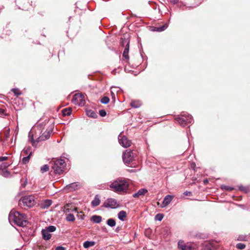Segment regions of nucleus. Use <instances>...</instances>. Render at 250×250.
<instances>
[{
  "mask_svg": "<svg viewBox=\"0 0 250 250\" xmlns=\"http://www.w3.org/2000/svg\"><path fill=\"white\" fill-rule=\"evenodd\" d=\"M46 125V122L45 120L44 122L39 123L37 125L34 126L32 131H34V134L31 132L29 133V136L31 137L33 145H34L35 142L39 143L49 138L54 128V125H50L45 130Z\"/></svg>",
  "mask_w": 250,
  "mask_h": 250,
  "instance_id": "1",
  "label": "nucleus"
},
{
  "mask_svg": "<svg viewBox=\"0 0 250 250\" xmlns=\"http://www.w3.org/2000/svg\"><path fill=\"white\" fill-rule=\"evenodd\" d=\"M8 219L10 222H13L19 227H23L26 225V215L15 210H12L10 212Z\"/></svg>",
  "mask_w": 250,
  "mask_h": 250,
  "instance_id": "2",
  "label": "nucleus"
},
{
  "mask_svg": "<svg viewBox=\"0 0 250 250\" xmlns=\"http://www.w3.org/2000/svg\"><path fill=\"white\" fill-rule=\"evenodd\" d=\"M129 184L123 178H118L114 180L109 185L110 189L118 193L126 191L128 188Z\"/></svg>",
  "mask_w": 250,
  "mask_h": 250,
  "instance_id": "3",
  "label": "nucleus"
},
{
  "mask_svg": "<svg viewBox=\"0 0 250 250\" xmlns=\"http://www.w3.org/2000/svg\"><path fill=\"white\" fill-rule=\"evenodd\" d=\"M35 199L36 197L34 195H25L21 198L19 204L20 206L31 208L36 204Z\"/></svg>",
  "mask_w": 250,
  "mask_h": 250,
  "instance_id": "4",
  "label": "nucleus"
},
{
  "mask_svg": "<svg viewBox=\"0 0 250 250\" xmlns=\"http://www.w3.org/2000/svg\"><path fill=\"white\" fill-rule=\"evenodd\" d=\"M51 162L53 163L52 168L56 174H61L63 172L66 166V163L64 160L62 159H56Z\"/></svg>",
  "mask_w": 250,
  "mask_h": 250,
  "instance_id": "5",
  "label": "nucleus"
},
{
  "mask_svg": "<svg viewBox=\"0 0 250 250\" xmlns=\"http://www.w3.org/2000/svg\"><path fill=\"white\" fill-rule=\"evenodd\" d=\"M176 120L183 126H185L189 124L192 123L193 122L192 116L185 112H183L181 115V117H177Z\"/></svg>",
  "mask_w": 250,
  "mask_h": 250,
  "instance_id": "6",
  "label": "nucleus"
},
{
  "mask_svg": "<svg viewBox=\"0 0 250 250\" xmlns=\"http://www.w3.org/2000/svg\"><path fill=\"white\" fill-rule=\"evenodd\" d=\"M72 102L75 105L83 106L85 104L84 97L82 93H76L73 96Z\"/></svg>",
  "mask_w": 250,
  "mask_h": 250,
  "instance_id": "7",
  "label": "nucleus"
},
{
  "mask_svg": "<svg viewBox=\"0 0 250 250\" xmlns=\"http://www.w3.org/2000/svg\"><path fill=\"white\" fill-rule=\"evenodd\" d=\"M121 44L125 47L123 57L128 60L129 59V40L128 39H122Z\"/></svg>",
  "mask_w": 250,
  "mask_h": 250,
  "instance_id": "8",
  "label": "nucleus"
},
{
  "mask_svg": "<svg viewBox=\"0 0 250 250\" xmlns=\"http://www.w3.org/2000/svg\"><path fill=\"white\" fill-rule=\"evenodd\" d=\"M118 206L117 200L114 198H108L103 204V207L106 208H116Z\"/></svg>",
  "mask_w": 250,
  "mask_h": 250,
  "instance_id": "9",
  "label": "nucleus"
},
{
  "mask_svg": "<svg viewBox=\"0 0 250 250\" xmlns=\"http://www.w3.org/2000/svg\"><path fill=\"white\" fill-rule=\"evenodd\" d=\"M133 153L132 151H126L123 155V160L125 164H130L133 160Z\"/></svg>",
  "mask_w": 250,
  "mask_h": 250,
  "instance_id": "10",
  "label": "nucleus"
},
{
  "mask_svg": "<svg viewBox=\"0 0 250 250\" xmlns=\"http://www.w3.org/2000/svg\"><path fill=\"white\" fill-rule=\"evenodd\" d=\"M118 140L120 144L124 147H128L131 146V142L125 136L120 133L118 136Z\"/></svg>",
  "mask_w": 250,
  "mask_h": 250,
  "instance_id": "11",
  "label": "nucleus"
},
{
  "mask_svg": "<svg viewBox=\"0 0 250 250\" xmlns=\"http://www.w3.org/2000/svg\"><path fill=\"white\" fill-rule=\"evenodd\" d=\"M178 248L181 250H192L193 249L191 244H186L181 240H179L178 242Z\"/></svg>",
  "mask_w": 250,
  "mask_h": 250,
  "instance_id": "12",
  "label": "nucleus"
},
{
  "mask_svg": "<svg viewBox=\"0 0 250 250\" xmlns=\"http://www.w3.org/2000/svg\"><path fill=\"white\" fill-rule=\"evenodd\" d=\"M147 192L148 190L146 188H141L134 193L132 196L134 198H139L140 196H144Z\"/></svg>",
  "mask_w": 250,
  "mask_h": 250,
  "instance_id": "13",
  "label": "nucleus"
},
{
  "mask_svg": "<svg viewBox=\"0 0 250 250\" xmlns=\"http://www.w3.org/2000/svg\"><path fill=\"white\" fill-rule=\"evenodd\" d=\"M41 233L42 239L45 241L49 240L52 236V234L45 229L42 230Z\"/></svg>",
  "mask_w": 250,
  "mask_h": 250,
  "instance_id": "14",
  "label": "nucleus"
},
{
  "mask_svg": "<svg viewBox=\"0 0 250 250\" xmlns=\"http://www.w3.org/2000/svg\"><path fill=\"white\" fill-rule=\"evenodd\" d=\"M52 203V201L51 200L46 199L41 202L40 207L43 209L47 208L51 205Z\"/></svg>",
  "mask_w": 250,
  "mask_h": 250,
  "instance_id": "15",
  "label": "nucleus"
},
{
  "mask_svg": "<svg viewBox=\"0 0 250 250\" xmlns=\"http://www.w3.org/2000/svg\"><path fill=\"white\" fill-rule=\"evenodd\" d=\"M173 199V196L172 195H168L165 197L163 201V207H167V206L171 201Z\"/></svg>",
  "mask_w": 250,
  "mask_h": 250,
  "instance_id": "16",
  "label": "nucleus"
},
{
  "mask_svg": "<svg viewBox=\"0 0 250 250\" xmlns=\"http://www.w3.org/2000/svg\"><path fill=\"white\" fill-rule=\"evenodd\" d=\"M32 154V147L30 146L24 148L21 152V155H22L23 156H27L28 155L31 156Z\"/></svg>",
  "mask_w": 250,
  "mask_h": 250,
  "instance_id": "17",
  "label": "nucleus"
},
{
  "mask_svg": "<svg viewBox=\"0 0 250 250\" xmlns=\"http://www.w3.org/2000/svg\"><path fill=\"white\" fill-rule=\"evenodd\" d=\"M101 200L98 195L95 196L94 199L91 202V205L93 207L99 206L100 204Z\"/></svg>",
  "mask_w": 250,
  "mask_h": 250,
  "instance_id": "18",
  "label": "nucleus"
},
{
  "mask_svg": "<svg viewBox=\"0 0 250 250\" xmlns=\"http://www.w3.org/2000/svg\"><path fill=\"white\" fill-rule=\"evenodd\" d=\"M213 247L212 245L208 242H204L201 246V250H212Z\"/></svg>",
  "mask_w": 250,
  "mask_h": 250,
  "instance_id": "19",
  "label": "nucleus"
},
{
  "mask_svg": "<svg viewBox=\"0 0 250 250\" xmlns=\"http://www.w3.org/2000/svg\"><path fill=\"white\" fill-rule=\"evenodd\" d=\"M79 185L78 183L74 182V183L70 184L68 185H67L66 186V188H70L72 190H75L78 189L79 188Z\"/></svg>",
  "mask_w": 250,
  "mask_h": 250,
  "instance_id": "20",
  "label": "nucleus"
},
{
  "mask_svg": "<svg viewBox=\"0 0 250 250\" xmlns=\"http://www.w3.org/2000/svg\"><path fill=\"white\" fill-rule=\"evenodd\" d=\"M86 115L93 118H96L97 117V113L93 110L89 109L86 111Z\"/></svg>",
  "mask_w": 250,
  "mask_h": 250,
  "instance_id": "21",
  "label": "nucleus"
},
{
  "mask_svg": "<svg viewBox=\"0 0 250 250\" xmlns=\"http://www.w3.org/2000/svg\"><path fill=\"white\" fill-rule=\"evenodd\" d=\"M0 174L5 178H10L12 176L10 172L7 169L0 170Z\"/></svg>",
  "mask_w": 250,
  "mask_h": 250,
  "instance_id": "22",
  "label": "nucleus"
},
{
  "mask_svg": "<svg viewBox=\"0 0 250 250\" xmlns=\"http://www.w3.org/2000/svg\"><path fill=\"white\" fill-rule=\"evenodd\" d=\"M126 217V212L124 210H121L118 213V217L121 221H124Z\"/></svg>",
  "mask_w": 250,
  "mask_h": 250,
  "instance_id": "23",
  "label": "nucleus"
},
{
  "mask_svg": "<svg viewBox=\"0 0 250 250\" xmlns=\"http://www.w3.org/2000/svg\"><path fill=\"white\" fill-rule=\"evenodd\" d=\"M71 206L70 204H66L64 206V209L65 212H69L70 211H75L78 212V208H77L74 207L73 208H69V207Z\"/></svg>",
  "mask_w": 250,
  "mask_h": 250,
  "instance_id": "24",
  "label": "nucleus"
},
{
  "mask_svg": "<svg viewBox=\"0 0 250 250\" xmlns=\"http://www.w3.org/2000/svg\"><path fill=\"white\" fill-rule=\"evenodd\" d=\"M91 220L95 223H100L102 222V218L99 215H93L91 217Z\"/></svg>",
  "mask_w": 250,
  "mask_h": 250,
  "instance_id": "25",
  "label": "nucleus"
},
{
  "mask_svg": "<svg viewBox=\"0 0 250 250\" xmlns=\"http://www.w3.org/2000/svg\"><path fill=\"white\" fill-rule=\"evenodd\" d=\"M141 102L140 101H133L130 103V105L134 108H138L141 105Z\"/></svg>",
  "mask_w": 250,
  "mask_h": 250,
  "instance_id": "26",
  "label": "nucleus"
},
{
  "mask_svg": "<svg viewBox=\"0 0 250 250\" xmlns=\"http://www.w3.org/2000/svg\"><path fill=\"white\" fill-rule=\"evenodd\" d=\"M72 109L70 108H66L62 110V113L64 116L70 115Z\"/></svg>",
  "mask_w": 250,
  "mask_h": 250,
  "instance_id": "27",
  "label": "nucleus"
},
{
  "mask_svg": "<svg viewBox=\"0 0 250 250\" xmlns=\"http://www.w3.org/2000/svg\"><path fill=\"white\" fill-rule=\"evenodd\" d=\"M94 245V242L86 241L85 242H84L83 246L84 248H88L89 247L93 246Z\"/></svg>",
  "mask_w": 250,
  "mask_h": 250,
  "instance_id": "28",
  "label": "nucleus"
},
{
  "mask_svg": "<svg viewBox=\"0 0 250 250\" xmlns=\"http://www.w3.org/2000/svg\"><path fill=\"white\" fill-rule=\"evenodd\" d=\"M106 224L108 226L113 227L116 225V222L114 219L110 218L107 220Z\"/></svg>",
  "mask_w": 250,
  "mask_h": 250,
  "instance_id": "29",
  "label": "nucleus"
},
{
  "mask_svg": "<svg viewBox=\"0 0 250 250\" xmlns=\"http://www.w3.org/2000/svg\"><path fill=\"white\" fill-rule=\"evenodd\" d=\"M167 27L168 25L167 24H165L160 27H155V29L154 30L157 32H161L166 30L167 28Z\"/></svg>",
  "mask_w": 250,
  "mask_h": 250,
  "instance_id": "30",
  "label": "nucleus"
},
{
  "mask_svg": "<svg viewBox=\"0 0 250 250\" xmlns=\"http://www.w3.org/2000/svg\"><path fill=\"white\" fill-rule=\"evenodd\" d=\"M66 220L68 222H74L75 218L73 214L69 213L66 215Z\"/></svg>",
  "mask_w": 250,
  "mask_h": 250,
  "instance_id": "31",
  "label": "nucleus"
},
{
  "mask_svg": "<svg viewBox=\"0 0 250 250\" xmlns=\"http://www.w3.org/2000/svg\"><path fill=\"white\" fill-rule=\"evenodd\" d=\"M45 229L50 233L54 232L56 229V228L54 226H50L49 227H46Z\"/></svg>",
  "mask_w": 250,
  "mask_h": 250,
  "instance_id": "32",
  "label": "nucleus"
},
{
  "mask_svg": "<svg viewBox=\"0 0 250 250\" xmlns=\"http://www.w3.org/2000/svg\"><path fill=\"white\" fill-rule=\"evenodd\" d=\"M30 157L31 156L29 155H28L27 156H23V157L22 159V163L23 164H27L29 161Z\"/></svg>",
  "mask_w": 250,
  "mask_h": 250,
  "instance_id": "33",
  "label": "nucleus"
},
{
  "mask_svg": "<svg viewBox=\"0 0 250 250\" xmlns=\"http://www.w3.org/2000/svg\"><path fill=\"white\" fill-rule=\"evenodd\" d=\"M49 170V166L48 165H44L41 168V171L42 173H44Z\"/></svg>",
  "mask_w": 250,
  "mask_h": 250,
  "instance_id": "34",
  "label": "nucleus"
},
{
  "mask_svg": "<svg viewBox=\"0 0 250 250\" xmlns=\"http://www.w3.org/2000/svg\"><path fill=\"white\" fill-rule=\"evenodd\" d=\"M11 91L14 93V94L17 96V97L21 95V92H20V90L18 88H12L11 89Z\"/></svg>",
  "mask_w": 250,
  "mask_h": 250,
  "instance_id": "35",
  "label": "nucleus"
},
{
  "mask_svg": "<svg viewBox=\"0 0 250 250\" xmlns=\"http://www.w3.org/2000/svg\"><path fill=\"white\" fill-rule=\"evenodd\" d=\"M109 101V98L106 96H104L101 99V102L102 104H107Z\"/></svg>",
  "mask_w": 250,
  "mask_h": 250,
  "instance_id": "36",
  "label": "nucleus"
},
{
  "mask_svg": "<svg viewBox=\"0 0 250 250\" xmlns=\"http://www.w3.org/2000/svg\"><path fill=\"white\" fill-rule=\"evenodd\" d=\"M10 165L8 163H2L0 166V170L6 169V168Z\"/></svg>",
  "mask_w": 250,
  "mask_h": 250,
  "instance_id": "37",
  "label": "nucleus"
},
{
  "mask_svg": "<svg viewBox=\"0 0 250 250\" xmlns=\"http://www.w3.org/2000/svg\"><path fill=\"white\" fill-rule=\"evenodd\" d=\"M246 245L241 243H239L236 244V248L239 250H243L245 248Z\"/></svg>",
  "mask_w": 250,
  "mask_h": 250,
  "instance_id": "38",
  "label": "nucleus"
},
{
  "mask_svg": "<svg viewBox=\"0 0 250 250\" xmlns=\"http://www.w3.org/2000/svg\"><path fill=\"white\" fill-rule=\"evenodd\" d=\"M221 188L222 189L229 191H232L233 189V188L225 185L222 186Z\"/></svg>",
  "mask_w": 250,
  "mask_h": 250,
  "instance_id": "39",
  "label": "nucleus"
},
{
  "mask_svg": "<svg viewBox=\"0 0 250 250\" xmlns=\"http://www.w3.org/2000/svg\"><path fill=\"white\" fill-rule=\"evenodd\" d=\"M164 217V215L161 213H158L155 215V220L158 221H161Z\"/></svg>",
  "mask_w": 250,
  "mask_h": 250,
  "instance_id": "40",
  "label": "nucleus"
},
{
  "mask_svg": "<svg viewBox=\"0 0 250 250\" xmlns=\"http://www.w3.org/2000/svg\"><path fill=\"white\" fill-rule=\"evenodd\" d=\"M7 114L6 113V111L4 109L0 108V116H7Z\"/></svg>",
  "mask_w": 250,
  "mask_h": 250,
  "instance_id": "41",
  "label": "nucleus"
},
{
  "mask_svg": "<svg viewBox=\"0 0 250 250\" xmlns=\"http://www.w3.org/2000/svg\"><path fill=\"white\" fill-rule=\"evenodd\" d=\"M99 114L101 117H104L106 115V112L105 110L101 109L99 111Z\"/></svg>",
  "mask_w": 250,
  "mask_h": 250,
  "instance_id": "42",
  "label": "nucleus"
},
{
  "mask_svg": "<svg viewBox=\"0 0 250 250\" xmlns=\"http://www.w3.org/2000/svg\"><path fill=\"white\" fill-rule=\"evenodd\" d=\"M9 129L7 130L6 132L4 133V141H7V139L9 137Z\"/></svg>",
  "mask_w": 250,
  "mask_h": 250,
  "instance_id": "43",
  "label": "nucleus"
},
{
  "mask_svg": "<svg viewBox=\"0 0 250 250\" xmlns=\"http://www.w3.org/2000/svg\"><path fill=\"white\" fill-rule=\"evenodd\" d=\"M239 189L241 190V191H243L245 192H247V191H248V188L245 187H243L242 186H240L239 187Z\"/></svg>",
  "mask_w": 250,
  "mask_h": 250,
  "instance_id": "44",
  "label": "nucleus"
},
{
  "mask_svg": "<svg viewBox=\"0 0 250 250\" xmlns=\"http://www.w3.org/2000/svg\"><path fill=\"white\" fill-rule=\"evenodd\" d=\"M238 240L239 241H245L246 240V236H239Z\"/></svg>",
  "mask_w": 250,
  "mask_h": 250,
  "instance_id": "45",
  "label": "nucleus"
},
{
  "mask_svg": "<svg viewBox=\"0 0 250 250\" xmlns=\"http://www.w3.org/2000/svg\"><path fill=\"white\" fill-rule=\"evenodd\" d=\"M183 194L185 196H190L192 195V193L191 191H186L183 193Z\"/></svg>",
  "mask_w": 250,
  "mask_h": 250,
  "instance_id": "46",
  "label": "nucleus"
},
{
  "mask_svg": "<svg viewBox=\"0 0 250 250\" xmlns=\"http://www.w3.org/2000/svg\"><path fill=\"white\" fill-rule=\"evenodd\" d=\"M7 159H8V157H6V156L0 157V162H3V161H6Z\"/></svg>",
  "mask_w": 250,
  "mask_h": 250,
  "instance_id": "47",
  "label": "nucleus"
},
{
  "mask_svg": "<svg viewBox=\"0 0 250 250\" xmlns=\"http://www.w3.org/2000/svg\"><path fill=\"white\" fill-rule=\"evenodd\" d=\"M56 250H66V248L62 246H58L56 247Z\"/></svg>",
  "mask_w": 250,
  "mask_h": 250,
  "instance_id": "48",
  "label": "nucleus"
},
{
  "mask_svg": "<svg viewBox=\"0 0 250 250\" xmlns=\"http://www.w3.org/2000/svg\"><path fill=\"white\" fill-rule=\"evenodd\" d=\"M179 1V0H170V2L173 4H177Z\"/></svg>",
  "mask_w": 250,
  "mask_h": 250,
  "instance_id": "49",
  "label": "nucleus"
},
{
  "mask_svg": "<svg viewBox=\"0 0 250 250\" xmlns=\"http://www.w3.org/2000/svg\"><path fill=\"white\" fill-rule=\"evenodd\" d=\"M203 182L204 184L206 185L208 183V180L207 179H205Z\"/></svg>",
  "mask_w": 250,
  "mask_h": 250,
  "instance_id": "50",
  "label": "nucleus"
},
{
  "mask_svg": "<svg viewBox=\"0 0 250 250\" xmlns=\"http://www.w3.org/2000/svg\"><path fill=\"white\" fill-rule=\"evenodd\" d=\"M118 229H119V228H117V229H116V231H117V232H118Z\"/></svg>",
  "mask_w": 250,
  "mask_h": 250,
  "instance_id": "51",
  "label": "nucleus"
},
{
  "mask_svg": "<svg viewBox=\"0 0 250 250\" xmlns=\"http://www.w3.org/2000/svg\"><path fill=\"white\" fill-rule=\"evenodd\" d=\"M118 229H119V228H117V229H116V231H117V232H118Z\"/></svg>",
  "mask_w": 250,
  "mask_h": 250,
  "instance_id": "52",
  "label": "nucleus"
},
{
  "mask_svg": "<svg viewBox=\"0 0 250 250\" xmlns=\"http://www.w3.org/2000/svg\"><path fill=\"white\" fill-rule=\"evenodd\" d=\"M125 70L126 71V67L125 68Z\"/></svg>",
  "mask_w": 250,
  "mask_h": 250,
  "instance_id": "53",
  "label": "nucleus"
}]
</instances>
